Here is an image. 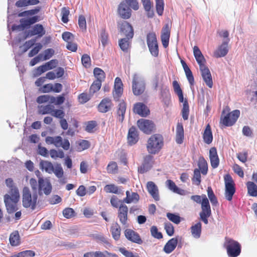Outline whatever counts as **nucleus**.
<instances>
[{"instance_id":"1","label":"nucleus","mask_w":257,"mask_h":257,"mask_svg":"<svg viewBox=\"0 0 257 257\" xmlns=\"http://www.w3.org/2000/svg\"><path fill=\"white\" fill-rule=\"evenodd\" d=\"M22 204L24 207L30 208L32 210L36 208L38 195L36 193H33L32 195L30 189L27 187H25L22 192Z\"/></svg>"},{"instance_id":"14","label":"nucleus","mask_w":257,"mask_h":257,"mask_svg":"<svg viewBox=\"0 0 257 257\" xmlns=\"http://www.w3.org/2000/svg\"><path fill=\"white\" fill-rule=\"evenodd\" d=\"M124 235L125 237L132 242L139 244L143 243V241L139 234L131 229H126L124 231Z\"/></svg>"},{"instance_id":"46","label":"nucleus","mask_w":257,"mask_h":257,"mask_svg":"<svg viewBox=\"0 0 257 257\" xmlns=\"http://www.w3.org/2000/svg\"><path fill=\"white\" fill-rule=\"evenodd\" d=\"M93 73L96 78V80H99L101 82L105 78V74L102 70L99 68H95L93 70Z\"/></svg>"},{"instance_id":"37","label":"nucleus","mask_w":257,"mask_h":257,"mask_svg":"<svg viewBox=\"0 0 257 257\" xmlns=\"http://www.w3.org/2000/svg\"><path fill=\"white\" fill-rule=\"evenodd\" d=\"M126 110V104L123 102H120L118 105L117 109V119L120 122H122L124 119V115Z\"/></svg>"},{"instance_id":"38","label":"nucleus","mask_w":257,"mask_h":257,"mask_svg":"<svg viewBox=\"0 0 257 257\" xmlns=\"http://www.w3.org/2000/svg\"><path fill=\"white\" fill-rule=\"evenodd\" d=\"M198 165L199 170L201 173L204 175H206L208 172V165L206 161L203 157L199 158Z\"/></svg>"},{"instance_id":"62","label":"nucleus","mask_w":257,"mask_h":257,"mask_svg":"<svg viewBox=\"0 0 257 257\" xmlns=\"http://www.w3.org/2000/svg\"><path fill=\"white\" fill-rule=\"evenodd\" d=\"M184 70L185 72L186 76L189 83L191 85H193L194 82V77L190 68L189 67L187 68H186V69H184Z\"/></svg>"},{"instance_id":"6","label":"nucleus","mask_w":257,"mask_h":257,"mask_svg":"<svg viewBox=\"0 0 257 257\" xmlns=\"http://www.w3.org/2000/svg\"><path fill=\"white\" fill-rule=\"evenodd\" d=\"M147 43L151 54L157 57L159 54L158 45L155 33H149L147 36Z\"/></svg>"},{"instance_id":"10","label":"nucleus","mask_w":257,"mask_h":257,"mask_svg":"<svg viewBox=\"0 0 257 257\" xmlns=\"http://www.w3.org/2000/svg\"><path fill=\"white\" fill-rule=\"evenodd\" d=\"M200 70L201 72L202 77L205 82L207 86L209 88H212L213 85V82L212 80V76L209 69L206 66L205 64H200L199 65Z\"/></svg>"},{"instance_id":"36","label":"nucleus","mask_w":257,"mask_h":257,"mask_svg":"<svg viewBox=\"0 0 257 257\" xmlns=\"http://www.w3.org/2000/svg\"><path fill=\"white\" fill-rule=\"evenodd\" d=\"M166 185L168 188L172 191L173 192L177 193L180 195H184L185 191L183 189L179 188L175 184L174 182L170 180H168L166 181Z\"/></svg>"},{"instance_id":"5","label":"nucleus","mask_w":257,"mask_h":257,"mask_svg":"<svg viewBox=\"0 0 257 257\" xmlns=\"http://www.w3.org/2000/svg\"><path fill=\"white\" fill-rule=\"evenodd\" d=\"M146 88V83L144 78L140 74L136 73L133 76L132 90L135 95H140L142 94Z\"/></svg>"},{"instance_id":"12","label":"nucleus","mask_w":257,"mask_h":257,"mask_svg":"<svg viewBox=\"0 0 257 257\" xmlns=\"http://www.w3.org/2000/svg\"><path fill=\"white\" fill-rule=\"evenodd\" d=\"M117 13L119 16L123 19H128L132 15V10L124 1L121 2L119 4L117 8Z\"/></svg>"},{"instance_id":"39","label":"nucleus","mask_w":257,"mask_h":257,"mask_svg":"<svg viewBox=\"0 0 257 257\" xmlns=\"http://www.w3.org/2000/svg\"><path fill=\"white\" fill-rule=\"evenodd\" d=\"M10 244L14 246H18L20 244V235L18 231H15L12 233L10 236Z\"/></svg>"},{"instance_id":"25","label":"nucleus","mask_w":257,"mask_h":257,"mask_svg":"<svg viewBox=\"0 0 257 257\" xmlns=\"http://www.w3.org/2000/svg\"><path fill=\"white\" fill-rule=\"evenodd\" d=\"M140 199V196L137 193L132 192L128 190L126 191V197L122 200L123 203L130 204L131 203H136Z\"/></svg>"},{"instance_id":"32","label":"nucleus","mask_w":257,"mask_h":257,"mask_svg":"<svg viewBox=\"0 0 257 257\" xmlns=\"http://www.w3.org/2000/svg\"><path fill=\"white\" fill-rule=\"evenodd\" d=\"M62 138L60 136L55 137H47L46 138L45 142L48 145H54L56 147H61L62 145Z\"/></svg>"},{"instance_id":"43","label":"nucleus","mask_w":257,"mask_h":257,"mask_svg":"<svg viewBox=\"0 0 257 257\" xmlns=\"http://www.w3.org/2000/svg\"><path fill=\"white\" fill-rule=\"evenodd\" d=\"M119 46L123 52H127L130 46V39L127 38L121 39L119 41Z\"/></svg>"},{"instance_id":"57","label":"nucleus","mask_w":257,"mask_h":257,"mask_svg":"<svg viewBox=\"0 0 257 257\" xmlns=\"http://www.w3.org/2000/svg\"><path fill=\"white\" fill-rule=\"evenodd\" d=\"M119 251L125 257H139L137 253H134L126 250L124 247H120Z\"/></svg>"},{"instance_id":"51","label":"nucleus","mask_w":257,"mask_h":257,"mask_svg":"<svg viewBox=\"0 0 257 257\" xmlns=\"http://www.w3.org/2000/svg\"><path fill=\"white\" fill-rule=\"evenodd\" d=\"M156 11L159 16H161L164 11V4L163 0H155Z\"/></svg>"},{"instance_id":"23","label":"nucleus","mask_w":257,"mask_h":257,"mask_svg":"<svg viewBox=\"0 0 257 257\" xmlns=\"http://www.w3.org/2000/svg\"><path fill=\"white\" fill-rule=\"evenodd\" d=\"M209 159L212 167L214 169L217 168L219 164V159L216 149L214 147L211 148L209 150Z\"/></svg>"},{"instance_id":"2","label":"nucleus","mask_w":257,"mask_h":257,"mask_svg":"<svg viewBox=\"0 0 257 257\" xmlns=\"http://www.w3.org/2000/svg\"><path fill=\"white\" fill-rule=\"evenodd\" d=\"M163 146V137L160 135L155 134L149 139L147 148L149 153L155 154L160 151Z\"/></svg>"},{"instance_id":"64","label":"nucleus","mask_w":257,"mask_h":257,"mask_svg":"<svg viewBox=\"0 0 257 257\" xmlns=\"http://www.w3.org/2000/svg\"><path fill=\"white\" fill-rule=\"evenodd\" d=\"M151 233L152 235L157 239H161L163 237L161 232H159L156 226H153L151 228Z\"/></svg>"},{"instance_id":"52","label":"nucleus","mask_w":257,"mask_h":257,"mask_svg":"<svg viewBox=\"0 0 257 257\" xmlns=\"http://www.w3.org/2000/svg\"><path fill=\"white\" fill-rule=\"evenodd\" d=\"M54 54V50L53 49L49 48L45 50L43 53L42 54L43 57L42 61H45L50 59Z\"/></svg>"},{"instance_id":"55","label":"nucleus","mask_w":257,"mask_h":257,"mask_svg":"<svg viewBox=\"0 0 257 257\" xmlns=\"http://www.w3.org/2000/svg\"><path fill=\"white\" fill-rule=\"evenodd\" d=\"M50 155L52 158L56 159L57 158H63L64 157V154L63 151H57L55 150H51Z\"/></svg>"},{"instance_id":"56","label":"nucleus","mask_w":257,"mask_h":257,"mask_svg":"<svg viewBox=\"0 0 257 257\" xmlns=\"http://www.w3.org/2000/svg\"><path fill=\"white\" fill-rule=\"evenodd\" d=\"M119 251L125 257H139L137 253H134L126 250L124 247H120Z\"/></svg>"},{"instance_id":"13","label":"nucleus","mask_w":257,"mask_h":257,"mask_svg":"<svg viewBox=\"0 0 257 257\" xmlns=\"http://www.w3.org/2000/svg\"><path fill=\"white\" fill-rule=\"evenodd\" d=\"M229 39H227L224 40L221 45L219 46L217 49L214 52V56L216 58L222 57L225 56L228 53V44Z\"/></svg>"},{"instance_id":"58","label":"nucleus","mask_w":257,"mask_h":257,"mask_svg":"<svg viewBox=\"0 0 257 257\" xmlns=\"http://www.w3.org/2000/svg\"><path fill=\"white\" fill-rule=\"evenodd\" d=\"M193 181L197 185H199L201 182L200 171L198 169H196L194 171V176H193Z\"/></svg>"},{"instance_id":"11","label":"nucleus","mask_w":257,"mask_h":257,"mask_svg":"<svg viewBox=\"0 0 257 257\" xmlns=\"http://www.w3.org/2000/svg\"><path fill=\"white\" fill-rule=\"evenodd\" d=\"M39 193H44L45 195H49L52 191V185L49 180L40 178L38 180Z\"/></svg>"},{"instance_id":"53","label":"nucleus","mask_w":257,"mask_h":257,"mask_svg":"<svg viewBox=\"0 0 257 257\" xmlns=\"http://www.w3.org/2000/svg\"><path fill=\"white\" fill-rule=\"evenodd\" d=\"M100 40L103 47H105L108 43V34L105 30H102L100 34Z\"/></svg>"},{"instance_id":"15","label":"nucleus","mask_w":257,"mask_h":257,"mask_svg":"<svg viewBox=\"0 0 257 257\" xmlns=\"http://www.w3.org/2000/svg\"><path fill=\"white\" fill-rule=\"evenodd\" d=\"M201 210V211L199 213L200 216H210L211 214V208L209 201L205 195H203Z\"/></svg>"},{"instance_id":"40","label":"nucleus","mask_w":257,"mask_h":257,"mask_svg":"<svg viewBox=\"0 0 257 257\" xmlns=\"http://www.w3.org/2000/svg\"><path fill=\"white\" fill-rule=\"evenodd\" d=\"M248 194L253 197L257 196V185L253 182L249 181L246 183Z\"/></svg>"},{"instance_id":"60","label":"nucleus","mask_w":257,"mask_h":257,"mask_svg":"<svg viewBox=\"0 0 257 257\" xmlns=\"http://www.w3.org/2000/svg\"><path fill=\"white\" fill-rule=\"evenodd\" d=\"M69 15V10L65 7L63 8L61 10V20L63 23H67L68 22Z\"/></svg>"},{"instance_id":"26","label":"nucleus","mask_w":257,"mask_h":257,"mask_svg":"<svg viewBox=\"0 0 257 257\" xmlns=\"http://www.w3.org/2000/svg\"><path fill=\"white\" fill-rule=\"evenodd\" d=\"M112 107L111 100L105 98L103 99L98 106V110L101 112H106L109 111Z\"/></svg>"},{"instance_id":"22","label":"nucleus","mask_w":257,"mask_h":257,"mask_svg":"<svg viewBox=\"0 0 257 257\" xmlns=\"http://www.w3.org/2000/svg\"><path fill=\"white\" fill-rule=\"evenodd\" d=\"M134 110L136 113L143 117L147 116L150 113L148 107L141 102L137 103L135 105Z\"/></svg>"},{"instance_id":"4","label":"nucleus","mask_w":257,"mask_h":257,"mask_svg":"<svg viewBox=\"0 0 257 257\" xmlns=\"http://www.w3.org/2000/svg\"><path fill=\"white\" fill-rule=\"evenodd\" d=\"M229 257H237L241 252V245L238 242L232 238L226 237L224 242Z\"/></svg>"},{"instance_id":"48","label":"nucleus","mask_w":257,"mask_h":257,"mask_svg":"<svg viewBox=\"0 0 257 257\" xmlns=\"http://www.w3.org/2000/svg\"><path fill=\"white\" fill-rule=\"evenodd\" d=\"M207 194L212 204L213 205H216L218 204L217 198L215 197L211 188L210 187L207 188Z\"/></svg>"},{"instance_id":"49","label":"nucleus","mask_w":257,"mask_h":257,"mask_svg":"<svg viewBox=\"0 0 257 257\" xmlns=\"http://www.w3.org/2000/svg\"><path fill=\"white\" fill-rule=\"evenodd\" d=\"M101 86V82L99 80H95L93 82L90 88V93L93 94L95 92L98 91Z\"/></svg>"},{"instance_id":"8","label":"nucleus","mask_w":257,"mask_h":257,"mask_svg":"<svg viewBox=\"0 0 257 257\" xmlns=\"http://www.w3.org/2000/svg\"><path fill=\"white\" fill-rule=\"evenodd\" d=\"M240 115L239 110H234L230 113H228L226 115L221 117V121L225 126H232L237 120Z\"/></svg>"},{"instance_id":"16","label":"nucleus","mask_w":257,"mask_h":257,"mask_svg":"<svg viewBox=\"0 0 257 257\" xmlns=\"http://www.w3.org/2000/svg\"><path fill=\"white\" fill-rule=\"evenodd\" d=\"M147 189L149 193L156 201L160 200L159 189L157 186L152 181L147 183Z\"/></svg>"},{"instance_id":"20","label":"nucleus","mask_w":257,"mask_h":257,"mask_svg":"<svg viewBox=\"0 0 257 257\" xmlns=\"http://www.w3.org/2000/svg\"><path fill=\"white\" fill-rule=\"evenodd\" d=\"M121 31L125 35L128 39H131L134 36V30L131 25L127 22L121 23L120 27Z\"/></svg>"},{"instance_id":"24","label":"nucleus","mask_w":257,"mask_h":257,"mask_svg":"<svg viewBox=\"0 0 257 257\" xmlns=\"http://www.w3.org/2000/svg\"><path fill=\"white\" fill-rule=\"evenodd\" d=\"M45 34V31L42 25L36 24L28 32V36L38 35L39 37H42Z\"/></svg>"},{"instance_id":"54","label":"nucleus","mask_w":257,"mask_h":257,"mask_svg":"<svg viewBox=\"0 0 257 257\" xmlns=\"http://www.w3.org/2000/svg\"><path fill=\"white\" fill-rule=\"evenodd\" d=\"M168 218L175 224H179L181 222V218L178 215L171 213H168L167 214Z\"/></svg>"},{"instance_id":"27","label":"nucleus","mask_w":257,"mask_h":257,"mask_svg":"<svg viewBox=\"0 0 257 257\" xmlns=\"http://www.w3.org/2000/svg\"><path fill=\"white\" fill-rule=\"evenodd\" d=\"M178 243L177 238H172L165 245L163 250L167 254L171 253L176 248Z\"/></svg>"},{"instance_id":"33","label":"nucleus","mask_w":257,"mask_h":257,"mask_svg":"<svg viewBox=\"0 0 257 257\" xmlns=\"http://www.w3.org/2000/svg\"><path fill=\"white\" fill-rule=\"evenodd\" d=\"M110 232L113 238L115 240H118L120 236L121 228L117 223H113L110 228Z\"/></svg>"},{"instance_id":"31","label":"nucleus","mask_w":257,"mask_h":257,"mask_svg":"<svg viewBox=\"0 0 257 257\" xmlns=\"http://www.w3.org/2000/svg\"><path fill=\"white\" fill-rule=\"evenodd\" d=\"M54 166L52 163L48 161L42 160L40 163V168L48 174L53 173Z\"/></svg>"},{"instance_id":"47","label":"nucleus","mask_w":257,"mask_h":257,"mask_svg":"<svg viewBox=\"0 0 257 257\" xmlns=\"http://www.w3.org/2000/svg\"><path fill=\"white\" fill-rule=\"evenodd\" d=\"M183 105V106L182 109V117L184 120H187L188 118L189 114V107L186 100L184 101Z\"/></svg>"},{"instance_id":"50","label":"nucleus","mask_w":257,"mask_h":257,"mask_svg":"<svg viewBox=\"0 0 257 257\" xmlns=\"http://www.w3.org/2000/svg\"><path fill=\"white\" fill-rule=\"evenodd\" d=\"M104 190L106 193L117 194L118 193V187L114 184L106 185L104 187Z\"/></svg>"},{"instance_id":"61","label":"nucleus","mask_w":257,"mask_h":257,"mask_svg":"<svg viewBox=\"0 0 257 257\" xmlns=\"http://www.w3.org/2000/svg\"><path fill=\"white\" fill-rule=\"evenodd\" d=\"M49 70L46 64L42 65L39 67H38L34 72V75L35 76H38L41 75L42 73L45 72Z\"/></svg>"},{"instance_id":"3","label":"nucleus","mask_w":257,"mask_h":257,"mask_svg":"<svg viewBox=\"0 0 257 257\" xmlns=\"http://www.w3.org/2000/svg\"><path fill=\"white\" fill-rule=\"evenodd\" d=\"M14 195L6 194L4 195V203L9 214L13 213L18 210L17 203L20 200V195L14 191Z\"/></svg>"},{"instance_id":"41","label":"nucleus","mask_w":257,"mask_h":257,"mask_svg":"<svg viewBox=\"0 0 257 257\" xmlns=\"http://www.w3.org/2000/svg\"><path fill=\"white\" fill-rule=\"evenodd\" d=\"M6 184L8 187L10 188L9 195H14V191L17 192L20 194L18 187L15 185L14 181L12 179L8 178L6 180Z\"/></svg>"},{"instance_id":"7","label":"nucleus","mask_w":257,"mask_h":257,"mask_svg":"<svg viewBox=\"0 0 257 257\" xmlns=\"http://www.w3.org/2000/svg\"><path fill=\"white\" fill-rule=\"evenodd\" d=\"M224 179L225 186V196L227 200L231 201L235 191L234 184L229 175H226Z\"/></svg>"},{"instance_id":"17","label":"nucleus","mask_w":257,"mask_h":257,"mask_svg":"<svg viewBox=\"0 0 257 257\" xmlns=\"http://www.w3.org/2000/svg\"><path fill=\"white\" fill-rule=\"evenodd\" d=\"M122 85L123 84L120 78L116 77L114 81V91L113 92L114 98L116 100H118L122 93Z\"/></svg>"},{"instance_id":"45","label":"nucleus","mask_w":257,"mask_h":257,"mask_svg":"<svg viewBox=\"0 0 257 257\" xmlns=\"http://www.w3.org/2000/svg\"><path fill=\"white\" fill-rule=\"evenodd\" d=\"M53 173L57 178H62L64 176V171L60 164L54 166Z\"/></svg>"},{"instance_id":"63","label":"nucleus","mask_w":257,"mask_h":257,"mask_svg":"<svg viewBox=\"0 0 257 257\" xmlns=\"http://www.w3.org/2000/svg\"><path fill=\"white\" fill-rule=\"evenodd\" d=\"M35 252L30 250L21 251L16 255V257H33L35 256Z\"/></svg>"},{"instance_id":"28","label":"nucleus","mask_w":257,"mask_h":257,"mask_svg":"<svg viewBox=\"0 0 257 257\" xmlns=\"http://www.w3.org/2000/svg\"><path fill=\"white\" fill-rule=\"evenodd\" d=\"M128 143L130 145H134L138 141V135L135 127H131L128 131L127 135Z\"/></svg>"},{"instance_id":"19","label":"nucleus","mask_w":257,"mask_h":257,"mask_svg":"<svg viewBox=\"0 0 257 257\" xmlns=\"http://www.w3.org/2000/svg\"><path fill=\"white\" fill-rule=\"evenodd\" d=\"M154 163L153 157L151 155H147L144 158V162L139 168L141 173H144L149 170L153 166Z\"/></svg>"},{"instance_id":"30","label":"nucleus","mask_w":257,"mask_h":257,"mask_svg":"<svg viewBox=\"0 0 257 257\" xmlns=\"http://www.w3.org/2000/svg\"><path fill=\"white\" fill-rule=\"evenodd\" d=\"M193 54L199 65L205 64V59L199 48L196 46L193 47Z\"/></svg>"},{"instance_id":"42","label":"nucleus","mask_w":257,"mask_h":257,"mask_svg":"<svg viewBox=\"0 0 257 257\" xmlns=\"http://www.w3.org/2000/svg\"><path fill=\"white\" fill-rule=\"evenodd\" d=\"M54 106L51 105H40L38 106V112L41 114L52 113Z\"/></svg>"},{"instance_id":"44","label":"nucleus","mask_w":257,"mask_h":257,"mask_svg":"<svg viewBox=\"0 0 257 257\" xmlns=\"http://www.w3.org/2000/svg\"><path fill=\"white\" fill-rule=\"evenodd\" d=\"M77 151L81 152L88 149L90 147V143L86 140H81L77 143Z\"/></svg>"},{"instance_id":"9","label":"nucleus","mask_w":257,"mask_h":257,"mask_svg":"<svg viewBox=\"0 0 257 257\" xmlns=\"http://www.w3.org/2000/svg\"><path fill=\"white\" fill-rule=\"evenodd\" d=\"M137 125L139 129L146 134H151L155 128V124L152 120L144 118L139 119Z\"/></svg>"},{"instance_id":"21","label":"nucleus","mask_w":257,"mask_h":257,"mask_svg":"<svg viewBox=\"0 0 257 257\" xmlns=\"http://www.w3.org/2000/svg\"><path fill=\"white\" fill-rule=\"evenodd\" d=\"M128 208L126 205L120 204L118 209V217L120 222L125 225L127 220Z\"/></svg>"},{"instance_id":"59","label":"nucleus","mask_w":257,"mask_h":257,"mask_svg":"<svg viewBox=\"0 0 257 257\" xmlns=\"http://www.w3.org/2000/svg\"><path fill=\"white\" fill-rule=\"evenodd\" d=\"M107 171L108 173L115 174L117 171V165L115 162H110L107 167Z\"/></svg>"},{"instance_id":"34","label":"nucleus","mask_w":257,"mask_h":257,"mask_svg":"<svg viewBox=\"0 0 257 257\" xmlns=\"http://www.w3.org/2000/svg\"><path fill=\"white\" fill-rule=\"evenodd\" d=\"M203 138L204 142L207 144H210L212 142V134L211 127L209 124L206 126L205 130H204L203 134Z\"/></svg>"},{"instance_id":"35","label":"nucleus","mask_w":257,"mask_h":257,"mask_svg":"<svg viewBox=\"0 0 257 257\" xmlns=\"http://www.w3.org/2000/svg\"><path fill=\"white\" fill-rule=\"evenodd\" d=\"M202 224L200 222H198L191 227V231L192 236L195 238L200 237L201 233Z\"/></svg>"},{"instance_id":"18","label":"nucleus","mask_w":257,"mask_h":257,"mask_svg":"<svg viewBox=\"0 0 257 257\" xmlns=\"http://www.w3.org/2000/svg\"><path fill=\"white\" fill-rule=\"evenodd\" d=\"M170 35V30L169 25L166 24L163 28L161 34V41L163 46L167 48L169 45V41Z\"/></svg>"},{"instance_id":"29","label":"nucleus","mask_w":257,"mask_h":257,"mask_svg":"<svg viewBox=\"0 0 257 257\" xmlns=\"http://www.w3.org/2000/svg\"><path fill=\"white\" fill-rule=\"evenodd\" d=\"M184 137V128L181 123L178 122L176 127V142L178 144L183 143Z\"/></svg>"}]
</instances>
